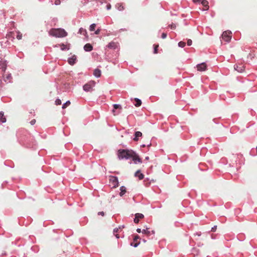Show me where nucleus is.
Instances as JSON below:
<instances>
[{
	"instance_id": "15",
	"label": "nucleus",
	"mask_w": 257,
	"mask_h": 257,
	"mask_svg": "<svg viewBox=\"0 0 257 257\" xmlns=\"http://www.w3.org/2000/svg\"><path fill=\"white\" fill-rule=\"evenodd\" d=\"M113 109H112V111L114 115L116 114L115 113V109H121V106L120 104H113Z\"/></svg>"
},
{
	"instance_id": "6",
	"label": "nucleus",
	"mask_w": 257,
	"mask_h": 257,
	"mask_svg": "<svg viewBox=\"0 0 257 257\" xmlns=\"http://www.w3.org/2000/svg\"><path fill=\"white\" fill-rule=\"evenodd\" d=\"M77 60L76 56L73 55L71 57H70L68 59V62L71 65H73L76 63Z\"/></svg>"
},
{
	"instance_id": "50",
	"label": "nucleus",
	"mask_w": 257,
	"mask_h": 257,
	"mask_svg": "<svg viewBox=\"0 0 257 257\" xmlns=\"http://www.w3.org/2000/svg\"><path fill=\"white\" fill-rule=\"evenodd\" d=\"M255 150H256V155H257V146H256V149H255Z\"/></svg>"
},
{
	"instance_id": "28",
	"label": "nucleus",
	"mask_w": 257,
	"mask_h": 257,
	"mask_svg": "<svg viewBox=\"0 0 257 257\" xmlns=\"http://www.w3.org/2000/svg\"><path fill=\"white\" fill-rule=\"evenodd\" d=\"M169 27H170L171 29L174 30V29H176V26L174 24H172L169 25Z\"/></svg>"
},
{
	"instance_id": "36",
	"label": "nucleus",
	"mask_w": 257,
	"mask_h": 257,
	"mask_svg": "<svg viewBox=\"0 0 257 257\" xmlns=\"http://www.w3.org/2000/svg\"><path fill=\"white\" fill-rule=\"evenodd\" d=\"M101 31L100 29H97L94 32L95 34L98 35L99 34L100 32Z\"/></svg>"
},
{
	"instance_id": "14",
	"label": "nucleus",
	"mask_w": 257,
	"mask_h": 257,
	"mask_svg": "<svg viewBox=\"0 0 257 257\" xmlns=\"http://www.w3.org/2000/svg\"><path fill=\"white\" fill-rule=\"evenodd\" d=\"M135 177H138L140 180H142L144 178V175L140 172V170H138L135 174Z\"/></svg>"
},
{
	"instance_id": "27",
	"label": "nucleus",
	"mask_w": 257,
	"mask_h": 257,
	"mask_svg": "<svg viewBox=\"0 0 257 257\" xmlns=\"http://www.w3.org/2000/svg\"><path fill=\"white\" fill-rule=\"evenodd\" d=\"M140 242L139 241L138 242H135V243L132 242L131 243V246H133L135 247H137L140 244Z\"/></svg>"
},
{
	"instance_id": "48",
	"label": "nucleus",
	"mask_w": 257,
	"mask_h": 257,
	"mask_svg": "<svg viewBox=\"0 0 257 257\" xmlns=\"http://www.w3.org/2000/svg\"><path fill=\"white\" fill-rule=\"evenodd\" d=\"M149 159V157L148 156H147V157H145V160H148Z\"/></svg>"
},
{
	"instance_id": "37",
	"label": "nucleus",
	"mask_w": 257,
	"mask_h": 257,
	"mask_svg": "<svg viewBox=\"0 0 257 257\" xmlns=\"http://www.w3.org/2000/svg\"><path fill=\"white\" fill-rule=\"evenodd\" d=\"M121 229V227H119V228H115L113 230V232L115 233V232H117L119 229Z\"/></svg>"
},
{
	"instance_id": "45",
	"label": "nucleus",
	"mask_w": 257,
	"mask_h": 257,
	"mask_svg": "<svg viewBox=\"0 0 257 257\" xmlns=\"http://www.w3.org/2000/svg\"><path fill=\"white\" fill-rule=\"evenodd\" d=\"M98 215H104V212H98Z\"/></svg>"
},
{
	"instance_id": "10",
	"label": "nucleus",
	"mask_w": 257,
	"mask_h": 257,
	"mask_svg": "<svg viewBox=\"0 0 257 257\" xmlns=\"http://www.w3.org/2000/svg\"><path fill=\"white\" fill-rule=\"evenodd\" d=\"M234 69L237 72L241 73L243 72L244 68V66L242 65H234Z\"/></svg>"
},
{
	"instance_id": "1",
	"label": "nucleus",
	"mask_w": 257,
	"mask_h": 257,
	"mask_svg": "<svg viewBox=\"0 0 257 257\" xmlns=\"http://www.w3.org/2000/svg\"><path fill=\"white\" fill-rule=\"evenodd\" d=\"M117 155L119 160H132V161H142V158L131 149H119Z\"/></svg>"
},
{
	"instance_id": "7",
	"label": "nucleus",
	"mask_w": 257,
	"mask_h": 257,
	"mask_svg": "<svg viewBox=\"0 0 257 257\" xmlns=\"http://www.w3.org/2000/svg\"><path fill=\"white\" fill-rule=\"evenodd\" d=\"M197 70L199 71H205L206 69V64L205 63H202L197 65Z\"/></svg>"
},
{
	"instance_id": "53",
	"label": "nucleus",
	"mask_w": 257,
	"mask_h": 257,
	"mask_svg": "<svg viewBox=\"0 0 257 257\" xmlns=\"http://www.w3.org/2000/svg\"><path fill=\"white\" fill-rule=\"evenodd\" d=\"M151 144L150 143V144L149 145H148V146H151Z\"/></svg>"
},
{
	"instance_id": "40",
	"label": "nucleus",
	"mask_w": 257,
	"mask_h": 257,
	"mask_svg": "<svg viewBox=\"0 0 257 257\" xmlns=\"http://www.w3.org/2000/svg\"><path fill=\"white\" fill-rule=\"evenodd\" d=\"M124 9L123 7L121 5H120L118 7V10L119 11H122Z\"/></svg>"
},
{
	"instance_id": "19",
	"label": "nucleus",
	"mask_w": 257,
	"mask_h": 257,
	"mask_svg": "<svg viewBox=\"0 0 257 257\" xmlns=\"http://www.w3.org/2000/svg\"><path fill=\"white\" fill-rule=\"evenodd\" d=\"M79 33H80L81 35H83L84 36L87 35V31L85 29H83L82 28H81L79 30Z\"/></svg>"
},
{
	"instance_id": "25",
	"label": "nucleus",
	"mask_w": 257,
	"mask_h": 257,
	"mask_svg": "<svg viewBox=\"0 0 257 257\" xmlns=\"http://www.w3.org/2000/svg\"><path fill=\"white\" fill-rule=\"evenodd\" d=\"M68 48H67L66 45H65V44H62L61 45V50L65 51V50H68Z\"/></svg>"
},
{
	"instance_id": "13",
	"label": "nucleus",
	"mask_w": 257,
	"mask_h": 257,
	"mask_svg": "<svg viewBox=\"0 0 257 257\" xmlns=\"http://www.w3.org/2000/svg\"><path fill=\"white\" fill-rule=\"evenodd\" d=\"M142 136V133L141 132H136L135 133V138H134V140L135 141H138L139 140V138L141 137Z\"/></svg>"
},
{
	"instance_id": "52",
	"label": "nucleus",
	"mask_w": 257,
	"mask_h": 257,
	"mask_svg": "<svg viewBox=\"0 0 257 257\" xmlns=\"http://www.w3.org/2000/svg\"><path fill=\"white\" fill-rule=\"evenodd\" d=\"M203 165V164H200V167L201 166Z\"/></svg>"
},
{
	"instance_id": "31",
	"label": "nucleus",
	"mask_w": 257,
	"mask_h": 257,
	"mask_svg": "<svg viewBox=\"0 0 257 257\" xmlns=\"http://www.w3.org/2000/svg\"><path fill=\"white\" fill-rule=\"evenodd\" d=\"M1 68L3 70H5L6 69V65L5 64H3L2 65H0Z\"/></svg>"
},
{
	"instance_id": "34",
	"label": "nucleus",
	"mask_w": 257,
	"mask_h": 257,
	"mask_svg": "<svg viewBox=\"0 0 257 257\" xmlns=\"http://www.w3.org/2000/svg\"><path fill=\"white\" fill-rule=\"evenodd\" d=\"M161 37L162 39H165L167 37V34L165 33H163Z\"/></svg>"
},
{
	"instance_id": "9",
	"label": "nucleus",
	"mask_w": 257,
	"mask_h": 257,
	"mask_svg": "<svg viewBox=\"0 0 257 257\" xmlns=\"http://www.w3.org/2000/svg\"><path fill=\"white\" fill-rule=\"evenodd\" d=\"M83 48L86 52H90L92 50L93 47L90 44L87 43L84 46Z\"/></svg>"
},
{
	"instance_id": "29",
	"label": "nucleus",
	"mask_w": 257,
	"mask_h": 257,
	"mask_svg": "<svg viewBox=\"0 0 257 257\" xmlns=\"http://www.w3.org/2000/svg\"><path fill=\"white\" fill-rule=\"evenodd\" d=\"M22 34H21L20 32H19L17 36V38L18 40H21L22 39Z\"/></svg>"
},
{
	"instance_id": "17",
	"label": "nucleus",
	"mask_w": 257,
	"mask_h": 257,
	"mask_svg": "<svg viewBox=\"0 0 257 257\" xmlns=\"http://www.w3.org/2000/svg\"><path fill=\"white\" fill-rule=\"evenodd\" d=\"M93 74L96 77L98 78L101 76V71L98 69H95L94 70Z\"/></svg>"
},
{
	"instance_id": "3",
	"label": "nucleus",
	"mask_w": 257,
	"mask_h": 257,
	"mask_svg": "<svg viewBox=\"0 0 257 257\" xmlns=\"http://www.w3.org/2000/svg\"><path fill=\"white\" fill-rule=\"evenodd\" d=\"M95 82L94 81H90L83 86V90L86 92L91 91L93 87H94Z\"/></svg>"
},
{
	"instance_id": "11",
	"label": "nucleus",
	"mask_w": 257,
	"mask_h": 257,
	"mask_svg": "<svg viewBox=\"0 0 257 257\" xmlns=\"http://www.w3.org/2000/svg\"><path fill=\"white\" fill-rule=\"evenodd\" d=\"M142 232L143 234H146L148 236L150 235V234H151V232L152 233V234H154L155 233V231L154 230H152L151 231H150L148 228H147L146 229H143Z\"/></svg>"
},
{
	"instance_id": "43",
	"label": "nucleus",
	"mask_w": 257,
	"mask_h": 257,
	"mask_svg": "<svg viewBox=\"0 0 257 257\" xmlns=\"http://www.w3.org/2000/svg\"><path fill=\"white\" fill-rule=\"evenodd\" d=\"M202 0H193V2L195 3H199L200 2H201Z\"/></svg>"
},
{
	"instance_id": "44",
	"label": "nucleus",
	"mask_w": 257,
	"mask_h": 257,
	"mask_svg": "<svg viewBox=\"0 0 257 257\" xmlns=\"http://www.w3.org/2000/svg\"><path fill=\"white\" fill-rule=\"evenodd\" d=\"M137 231L138 232V233H141L142 232V230H141V229L140 228H138L137 229Z\"/></svg>"
},
{
	"instance_id": "33",
	"label": "nucleus",
	"mask_w": 257,
	"mask_h": 257,
	"mask_svg": "<svg viewBox=\"0 0 257 257\" xmlns=\"http://www.w3.org/2000/svg\"><path fill=\"white\" fill-rule=\"evenodd\" d=\"M192 41L191 39H188L187 40V45L188 46H191L192 45Z\"/></svg>"
},
{
	"instance_id": "12",
	"label": "nucleus",
	"mask_w": 257,
	"mask_h": 257,
	"mask_svg": "<svg viewBox=\"0 0 257 257\" xmlns=\"http://www.w3.org/2000/svg\"><path fill=\"white\" fill-rule=\"evenodd\" d=\"M107 47L111 49H115L117 47L116 44L114 42H111L107 45Z\"/></svg>"
},
{
	"instance_id": "49",
	"label": "nucleus",
	"mask_w": 257,
	"mask_h": 257,
	"mask_svg": "<svg viewBox=\"0 0 257 257\" xmlns=\"http://www.w3.org/2000/svg\"><path fill=\"white\" fill-rule=\"evenodd\" d=\"M143 241L144 242H146V240H145V239H143Z\"/></svg>"
},
{
	"instance_id": "21",
	"label": "nucleus",
	"mask_w": 257,
	"mask_h": 257,
	"mask_svg": "<svg viewBox=\"0 0 257 257\" xmlns=\"http://www.w3.org/2000/svg\"><path fill=\"white\" fill-rule=\"evenodd\" d=\"M120 192L119 193L120 196H123L126 192L125 188L124 186H121L120 188Z\"/></svg>"
},
{
	"instance_id": "39",
	"label": "nucleus",
	"mask_w": 257,
	"mask_h": 257,
	"mask_svg": "<svg viewBox=\"0 0 257 257\" xmlns=\"http://www.w3.org/2000/svg\"><path fill=\"white\" fill-rule=\"evenodd\" d=\"M158 46H156V47L154 48V53H155V54L157 53V52H158Z\"/></svg>"
},
{
	"instance_id": "46",
	"label": "nucleus",
	"mask_w": 257,
	"mask_h": 257,
	"mask_svg": "<svg viewBox=\"0 0 257 257\" xmlns=\"http://www.w3.org/2000/svg\"><path fill=\"white\" fill-rule=\"evenodd\" d=\"M11 77V74H9L7 76V79H9Z\"/></svg>"
},
{
	"instance_id": "41",
	"label": "nucleus",
	"mask_w": 257,
	"mask_h": 257,
	"mask_svg": "<svg viewBox=\"0 0 257 257\" xmlns=\"http://www.w3.org/2000/svg\"><path fill=\"white\" fill-rule=\"evenodd\" d=\"M36 122V120L35 119H32L31 121H30V123L32 124V125H34Z\"/></svg>"
},
{
	"instance_id": "32",
	"label": "nucleus",
	"mask_w": 257,
	"mask_h": 257,
	"mask_svg": "<svg viewBox=\"0 0 257 257\" xmlns=\"http://www.w3.org/2000/svg\"><path fill=\"white\" fill-rule=\"evenodd\" d=\"M138 239H140V237L139 235H137L135 236V237L134 238V242H137V240Z\"/></svg>"
},
{
	"instance_id": "22",
	"label": "nucleus",
	"mask_w": 257,
	"mask_h": 257,
	"mask_svg": "<svg viewBox=\"0 0 257 257\" xmlns=\"http://www.w3.org/2000/svg\"><path fill=\"white\" fill-rule=\"evenodd\" d=\"M70 104V101L69 100H67L65 103H64L62 106L63 109L66 108Z\"/></svg>"
},
{
	"instance_id": "16",
	"label": "nucleus",
	"mask_w": 257,
	"mask_h": 257,
	"mask_svg": "<svg viewBox=\"0 0 257 257\" xmlns=\"http://www.w3.org/2000/svg\"><path fill=\"white\" fill-rule=\"evenodd\" d=\"M0 121L2 123L6 122V118L4 116V113L3 111H0Z\"/></svg>"
},
{
	"instance_id": "30",
	"label": "nucleus",
	"mask_w": 257,
	"mask_h": 257,
	"mask_svg": "<svg viewBox=\"0 0 257 257\" xmlns=\"http://www.w3.org/2000/svg\"><path fill=\"white\" fill-rule=\"evenodd\" d=\"M97 5H101L103 3V0H96Z\"/></svg>"
},
{
	"instance_id": "38",
	"label": "nucleus",
	"mask_w": 257,
	"mask_h": 257,
	"mask_svg": "<svg viewBox=\"0 0 257 257\" xmlns=\"http://www.w3.org/2000/svg\"><path fill=\"white\" fill-rule=\"evenodd\" d=\"M111 5L110 4H107L106 5V9L107 10H109L111 9Z\"/></svg>"
},
{
	"instance_id": "20",
	"label": "nucleus",
	"mask_w": 257,
	"mask_h": 257,
	"mask_svg": "<svg viewBox=\"0 0 257 257\" xmlns=\"http://www.w3.org/2000/svg\"><path fill=\"white\" fill-rule=\"evenodd\" d=\"M201 4L202 5L205 7L206 9V10L208 9V2L206 0H202L201 1Z\"/></svg>"
},
{
	"instance_id": "23",
	"label": "nucleus",
	"mask_w": 257,
	"mask_h": 257,
	"mask_svg": "<svg viewBox=\"0 0 257 257\" xmlns=\"http://www.w3.org/2000/svg\"><path fill=\"white\" fill-rule=\"evenodd\" d=\"M178 45L179 47L183 48L186 45V43L183 41H180L178 43Z\"/></svg>"
},
{
	"instance_id": "51",
	"label": "nucleus",
	"mask_w": 257,
	"mask_h": 257,
	"mask_svg": "<svg viewBox=\"0 0 257 257\" xmlns=\"http://www.w3.org/2000/svg\"><path fill=\"white\" fill-rule=\"evenodd\" d=\"M142 146L144 147H145L146 145H143Z\"/></svg>"
},
{
	"instance_id": "5",
	"label": "nucleus",
	"mask_w": 257,
	"mask_h": 257,
	"mask_svg": "<svg viewBox=\"0 0 257 257\" xmlns=\"http://www.w3.org/2000/svg\"><path fill=\"white\" fill-rule=\"evenodd\" d=\"M109 182L112 187L115 188L118 186V181L117 177L111 176L109 178Z\"/></svg>"
},
{
	"instance_id": "26",
	"label": "nucleus",
	"mask_w": 257,
	"mask_h": 257,
	"mask_svg": "<svg viewBox=\"0 0 257 257\" xmlns=\"http://www.w3.org/2000/svg\"><path fill=\"white\" fill-rule=\"evenodd\" d=\"M55 103L56 105H60L61 104V100L60 99L57 98L56 99Z\"/></svg>"
},
{
	"instance_id": "8",
	"label": "nucleus",
	"mask_w": 257,
	"mask_h": 257,
	"mask_svg": "<svg viewBox=\"0 0 257 257\" xmlns=\"http://www.w3.org/2000/svg\"><path fill=\"white\" fill-rule=\"evenodd\" d=\"M144 216L142 213H136L135 214V218H134V222L138 223L139 222V219L144 218Z\"/></svg>"
},
{
	"instance_id": "24",
	"label": "nucleus",
	"mask_w": 257,
	"mask_h": 257,
	"mask_svg": "<svg viewBox=\"0 0 257 257\" xmlns=\"http://www.w3.org/2000/svg\"><path fill=\"white\" fill-rule=\"evenodd\" d=\"M95 27H96L95 24H92L89 27V30L90 31H93L95 30Z\"/></svg>"
},
{
	"instance_id": "47",
	"label": "nucleus",
	"mask_w": 257,
	"mask_h": 257,
	"mask_svg": "<svg viewBox=\"0 0 257 257\" xmlns=\"http://www.w3.org/2000/svg\"><path fill=\"white\" fill-rule=\"evenodd\" d=\"M115 236H116V237L117 238H119V236H118V234H116L115 235Z\"/></svg>"
},
{
	"instance_id": "4",
	"label": "nucleus",
	"mask_w": 257,
	"mask_h": 257,
	"mask_svg": "<svg viewBox=\"0 0 257 257\" xmlns=\"http://www.w3.org/2000/svg\"><path fill=\"white\" fill-rule=\"evenodd\" d=\"M231 32L230 31H224L222 34V38L226 42H230L231 39Z\"/></svg>"
},
{
	"instance_id": "18",
	"label": "nucleus",
	"mask_w": 257,
	"mask_h": 257,
	"mask_svg": "<svg viewBox=\"0 0 257 257\" xmlns=\"http://www.w3.org/2000/svg\"><path fill=\"white\" fill-rule=\"evenodd\" d=\"M135 101H136V103L135 104V105L136 106V107H139L142 104V101L141 99H140L139 98H135L134 99Z\"/></svg>"
},
{
	"instance_id": "42",
	"label": "nucleus",
	"mask_w": 257,
	"mask_h": 257,
	"mask_svg": "<svg viewBox=\"0 0 257 257\" xmlns=\"http://www.w3.org/2000/svg\"><path fill=\"white\" fill-rule=\"evenodd\" d=\"M216 227L217 226H214V227H213L211 229V231H215L216 229Z\"/></svg>"
},
{
	"instance_id": "2",
	"label": "nucleus",
	"mask_w": 257,
	"mask_h": 257,
	"mask_svg": "<svg viewBox=\"0 0 257 257\" xmlns=\"http://www.w3.org/2000/svg\"><path fill=\"white\" fill-rule=\"evenodd\" d=\"M50 35L55 37L61 38L66 37L67 33L63 29H51L49 32Z\"/></svg>"
},
{
	"instance_id": "35",
	"label": "nucleus",
	"mask_w": 257,
	"mask_h": 257,
	"mask_svg": "<svg viewBox=\"0 0 257 257\" xmlns=\"http://www.w3.org/2000/svg\"><path fill=\"white\" fill-rule=\"evenodd\" d=\"M61 4V1L60 0H56L55 2V5L56 6L59 5Z\"/></svg>"
}]
</instances>
